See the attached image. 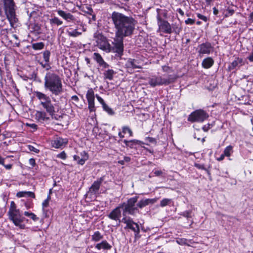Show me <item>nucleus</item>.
Returning <instances> with one entry per match:
<instances>
[{
  "instance_id": "aec40b11",
  "label": "nucleus",
  "mask_w": 253,
  "mask_h": 253,
  "mask_svg": "<svg viewBox=\"0 0 253 253\" xmlns=\"http://www.w3.org/2000/svg\"><path fill=\"white\" fill-rule=\"evenodd\" d=\"M57 12L59 16L68 22L72 21L75 20L74 16L70 13H67L60 9L57 10Z\"/></svg>"
},
{
  "instance_id": "13d9d810",
  "label": "nucleus",
  "mask_w": 253,
  "mask_h": 253,
  "mask_svg": "<svg viewBox=\"0 0 253 253\" xmlns=\"http://www.w3.org/2000/svg\"><path fill=\"white\" fill-rule=\"evenodd\" d=\"M71 99L76 102H78L79 101V98L77 95H73L71 97Z\"/></svg>"
},
{
  "instance_id": "c756f323",
  "label": "nucleus",
  "mask_w": 253,
  "mask_h": 253,
  "mask_svg": "<svg viewBox=\"0 0 253 253\" xmlns=\"http://www.w3.org/2000/svg\"><path fill=\"white\" fill-rule=\"evenodd\" d=\"M44 44L42 42L34 43L32 45V48L35 50H41L43 48Z\"/></svg>"
},
{
  "instance_id": "dca6fc26",
  "label": "nucleus",
  "mask_w": 253,
  "mask_h": 253,
  "mask_svg": "<svg viewBox=\"0 0 253 253\" xmlns=\"http://www.w3.org/2000/svg\"><path fill=\"white\" fill-rule=\"evenodd\" d=\"M68 143L66 138H62L59 137H55L51 141V146L55 148H62L65 146Z\"/></svg>"
},
{
  "instance_id": "37998d69",
  "label": "nucleus",
  "mask_w": 253,
  "mask_h": 253,
  "mask_svg": "<svg viewBox=\"0 0 253 253\" xmlns=\"http://www.w3.org/2000/svg\"><path fill=\"white\" fill-rule=\"evenodd\" d=\"M194 166L196 168H198V169L205 170L206 171H207L208 173H209V171L205 167L204 165L195 163Z\"/></svg>"
},
{
  "instance_id": "72a5a7b5",
  "label": "nucleus",
  "mask_w": 253,
  "mask_h": 253,
  "mask_svg": "<svg viewBox=\"0 0 253 253\" xmlns=\"http://www.w3.org/2000/svg\"><path fill=\"white\" fill-rule=\"evenodd\" d=\"M37 116L39 117V119H41L42 121H46L49 120V117L46 116V114L45 112H37Z\"/></svg>"
},
{
  "instance_id": "09e8293b",
  "label": "nucleus",
  "mask_w": 253,
  "mask_h": 253,
  "mask_svg": "<svg viewBox=\"0 0 253 253\" xmlns=\"http://www.w3.org/2000/svg\"><path fill=\"white\" fill-rule=\"evenodd\" d=\"M197 17L199 19L204 21L205 22H206L208 20V18H207V17L206 16H204V15H202V14H201L200 13H198L197 14Z\"/></svg>"
},
{
  "instance_id": "4be33fe9",
  "label": "nucleus",
  "mask_w": 253,
  "mask_h": 253,
  "mask_svg": "<svg viewBox=\"0 0 253 253\" xmlns=\"http://www.w3.org/2000/svg\"><path fill=\"white\" fill-rule=\"evenodd\" d=\"M214 64L213 59L210 57H208L204 59L202 63V67L205 69L211 68Z\"/></svg>"
},
{
  "instance_id": "7c9ffc66",
  "label": "nucleus",
  "mask_w": 253,
  "mask_h": 253,
  "mask_svg": "<svg viewBox=\"0 0 253 253\" xmlns=\"http://www.w3.org/2000/svg\"><path fill=\"white\" fill-rule=\"evenodd\" d=\"M147 205H148L146 199H142L139 201L138 203H136V206L137 207V209H142L143 208L146 207Z\"/></svg>"
},
{
  "instance_id": "f8f14e48",
  "label": "nucleus",
  "mask_w": 253,
  "mask_h": 253,
  "mask_svg": "<svg viewBox=\"0 0 253 253\" xmlns=\"http://www.w3.org/2000/svg\"><path fill=\"white\" fill-rule=\"evenodd\" d=\"M124 37H118L115 35L113 44L114 52L117 53L119 55H122L124 51Z\"/></svg>"
},
{
  "instance_id": "ea45409f",
  "label": "nucleus",
  "mask_w": 253,
  "mask_h": 253,
  "mask_svg": "<svg viewBox=\"0 0 253 253\" xmlns=\"http://www.w3.org/2000/svg\"><path fill=\"white\" fill-rule=\"evenodd\" d=\"M50 55V52L48 50H46L43 52V58L45 62H49Z\"/></svg>"
},
{
  "instance_id": "58836bf2",
  "label": "nucleus",
  "mask_w": 253,
  "mask_h": 253,
  "mask_svg": "<svg viewBox=\"0 0 253 253\" xmlns=\"http://www.w3.org/2000/svg\"><path fill=\"white\" fill-rule=\"evenodd\" d=\"M241 62V60L237 58L236 60L233 61L231 65L229 66L230 70H232L238 66V64Z\"/></svg>"
},
{
  "instance_id": "f3484780",
  "label": "nucleus",
  "mask_w": 253,
  "mask_h": 253,
  "mask_svg": "<svg viewBox=\"0 0 253 253\" xmlns=\"http://www.w3.org/2000/svg\"><path fill=\"white\" fill-rule=\"evenodd\" d=\"M126 66L128 72H132L135 69H141L142 67L138 60L129 58L126 63Z\"/></svg>"
},
{
  "instance_id": "473e14b6",
  "label": "nucleus",
  "mask_w": 253,
  "mask_h": 253,
  "mask_svg": "<svg viewBox=\"0 0 253 253\" xmlns=\"http://www.w3.org/2000/svg\"><path fill=\"white\" fill-rule=\"evenodd\" d=\"M24 214L25 216L30 217L35 221H37L39 219V218L36 216V215L33 212L25 211L24 212Z\"/></svg>"
},
{
  "instance_id": "9b49d317",
  "label": "nucleus",
  "mask_w": 253,
  "mask_h": 253,
  "mask_svg": "<svg viewBox=\"0 0 253 253\" xmlns=\"http://www.w3.org/2000/svg\"><path fill=\"white\" fill-rule=\"evenodd\" d=\"M8 213L9 219L13 221L15 225L21 229L25 228V225L22 224L23 218L21 216L19 210H14L12 211H8Z\"/></svg>"
},
{
  "instance_id": "680f3d73",
  "label": "nucleus",
  "mask_w": 253,
  "mask_h": 253,
  "mask_svg": "<svg viewBox=\"0 0 253 253\" xmlns=\"http://www.w3.org/2000/svg\"><path fill=\"white\" fill-rule=\"evenodd\" d=\"M28 126H29L32 128L37 129V125L35 124H27Z\"/></svg>"
},
{
  "instance_id": "3c124183",
  "label": "nucleus",
  "mask_w": 253,
  "mask_h": 253,
  "mask_svg": "<svg viewBox=\"0 0 253 253\" xmlns=\"http://www.w3.org/2000/svg\"><path fill=\"white\" fill-rule=\"evenodd\" d=\"M185 22L186 24L192 25L194 23L195 20L191 18H188L185 20Z\"/></svg>"
},
{
  "instance_id": "4d7b16f0",
  "label": "nucleus",
  "mask_w": 253,
  "mask_h": 253,
  "mask_svg": "<svg viewBox=\"0 0 253 253\" xmlns=\"http://www.w3.org/2000/svg\"><path fill=\"white\" fill-rule=\"evenodd\" d=\"M146 140L151 143H154L156 142V140L154 138L151 137H147L146 138Z\"/></svg>"
},
{
  "instance_id": "a211bd4d",
  "label": "nucleus",
  "mask_w": 253,
  "mask_h": 253,
  "mask_svg": "<svg viewBox=\"0 0 253 253\" xmlns=\"http://www.w3.org/2000/svg\"><path fill=\"white\" fill-rule=\"evenodd\" d=\"M93 58L100 66L104 68H106L109 67V65L104 61L101 55L98 53H94Z\"/></svg>"
},
{
  "instance_id": "f704fd0d",
  "label": "nucleus",
  "mask_w": 253,
  "mask_h": 253,
  "mask_svg": "<svg viewBox=\"0 0 253 253\" xmlns=\"http://www.w3.org/2000/svg\"><path fill=\"white\" fill-rule=\"evenodd\" d=\"M102 108L103 110L106 112L109 115H113L115 114V112L113 110V109L108 106L106 104L102 106Z\"/></svg>"
},
{
  "instance_id": "cd10ccee",
  "label": "nucleus",
  "mask_w": 253,
  "mask_h": 253,
  "mask_svg": "<svg viewBox=\"0 0 253 253\" xmlns=\"http://www.w3.org/2000/svg\"><path fill=\"white\" fill-rule=\"evenodd\" d=\"M114 74L115 72L112 69H108L104 73V78L105 79L112 80L113 79Z\"/></svg>"
},
{
  "instance_id": "7ed1b4c3",
  "label": "nucleus",
  "mask_w": 253,
  "mask_h": 253,
  "mask_svg": "<svg viewBox=\"0 0 253 253\" xmlns=\"http://www.w3.org/2000/svg\"><path fill=\"white\" fill-rule=\"evenodd\" d=\"M44 86L55 95H59L63 92L61 79L58 75L53 73L48 72L46 74Z\"/></svg>"
},
{
  "instance_id": "c9c22d12",
  "label": "nucleus",
  "mask_w": 253,
  "mask_h": 253,
  "mask_svg": "<svg viewBox=\"0 0 253 253\" xmlns=\"http://www.w3.org/2000/svg\"><path fill=\"white\" fill-rule=\"evenodd\" d=\"M50 23L51 24H56L58 26L61 25L62 24V21L60 20L58 17H54L53 18L50 19Z\"/></svg>"
},
{
  "instance_id": "a878e982",
  "label": "nucleus",
  "mask_w": 253,
  "mask_h": 253,
  "mask_svg": "<svg viewBox=\"0 0 253 253\" xmlns=\"http://www.w3.org/2000/svg\"><path fill=\"white\" fill-rule=\"evenodd\" d=\"M81 156H82V158L81 160H79L78 162V164L80 165H83L84 164L85 161L87 160L88 159V155L87 152L84 151L81 152Z\"/></svg>"
},
{
  "instance_id": "2f4dec72",
  "label": "nucleus",
  "mask_w": 253,
  "mask_h": 253,
  "mask_svg": "<svg viewBox=\"0 0 253 253\" xmlns=\"http://www.w3.org/2000/svg\"><path fill=\"white\" fill-rule=\"evenodd\" d=\"M233 152V147L231 145L228 146L226 147L223 152V154L224 156L226 157L230 156L231 153Z\"/></svg>"
},
{
  "instance_id": "a18cd8bd",
  "label": "nucleus",
  "mask_w": 253,
  "mask_h": 253,
  "mask_svg": "<svg viewBox=\"0 0 253 253\" xmlns=\"http://www.w3.org/2000/svg\"><path fill=\"white\" fill-rule=\"evenodd\" d=\"M28 149L30 151L34 152L36 153H39L40 150L32 145H28Z\"/></svg>"
},
{
  "instance_id": "9d476101",
  "label": "nucleus",
  "mask_w": 253,
  "mask_h": 253,
  "mask_svg": "<svg viewBox=\"0 0 253 253\" xmlns=\"http://www.w3.org/2000/svg\"><path fill=\"white\" fill-rule=\"evenodd\" d=\"M122 222L126 224V226L125 227V229H129L134 232L135 238L139 237V226L137 223L133 221L131 217L129 216H124L122 219Z\"/></svg>"
},
{
  "instance_id": "052dcab7",
  "label": "nucleus",
  "mask_w": 253,
  "mask_h": 253,
  "mask_svg": "<svg viewBox=\"0 0 253 253\" xmlns=\"http://www.w3.org/2000/svg\"><path fill=\"white\" fill-rule=\"evenodd\" d=\"M234 12V11L232 9H229L227 11V13L226 14V16H231Z\"/></svg>"
},
{
  "instance_id": "f257e3e1",
  "label": "nucleus",
  "mask_w": 253,
  "mask_h": 253,
  "mask_svg": "<svg viewBox=\"0 0 253 253\" xmlns=\"http://www.w3.org/2000/svg\"><path fill=\"white\" fill-rule=\"evenodd\" d=\"M114 26L116 36L130 37L135 30L136 21L131 17L116 11L112 12L111 17Z\"/></svg>"
},
{
  "instance_id": "bf43d9fd",
  "label": "nucleus",
  "mask_w": 253,
  "mask_h": 253,
  "mask_svg": "<svg viewBox=\"0 0 253 253\" xmlns=\"http://www.w3.org/2000/svg\"><path fill=\"white\" fill-rule=\"evenodd\" d=\"M162 70L164 72H169L170 70V68L167 66H164L162 67Z\"/></svg>"
},
{
  "instance_id": "49530a36",
  "label": "nucleus",
  "mask_w": 253,
  "mask_h": 253,
  "mask_svg": "<svg viewBox=\"0 0 253 253\" xmlns=\"http://www.w3.org/2000/svg\"><path fill=\"white\" fill-rule=\"evenodd\" d=\"M14 210H17L16 205L13 201H11L10 203V208L8 211H14Z\"/></svg>"
},
{
  "instance_id": "bb28decb",
  "label": "nucleus",
  "mask_w": 253,
  "mask_h": 253,
  "mask_svg": "<svg viewBox=\"0 0 253 253\" xmlns=\"http://www.w3.org/2000/svg\"><path fill=\"white\" fill-rule=\"evenodd\" d=\"M103 238V236L99 231H95L91 236L92 241L97 242Z\"/></svg>"
},
{
  "instance_id": "423d86ee",
  "label": "nucleus",
  "mask_w": 253,
  "mask_h": 253,
  "mask_svg": "<svg viewBox=\"0 0 253 253\" xmlns=\"http://www.w3.org/2000/svg\"><path fill=\"white\" fill-rule=\"evenodd\" d=\"M176 79V76L175 75H169L167 77L163 78L161 76H153L149 78V84L152 87L156 86L167 85L173 83Z\"/></svg>"
},
{
  "instance_id": "f03ea898",
  "label": "nucleus",
  "mask_w": 253,
  "mask_h": 253,
  "mask_svg": "<svg viewBox=\"0 0 253 253\" xmlns=\"http://www.w3.org/2000/svg\"><path fill=\"white\" fill-rule=\"evenodd\" d=\"M36 97L40 101V104L49 114L52 119L58 120L61 116L56 114L60 110L61 106L58 101H56L54 98H52L55 103H52L50 97L46 94L40 91L35 92Z\"/></svg>"
},
{
  "instance_id": "c03bdc74",
  "label": "nucleus",
  "mask_w": 253,
  "mask_h": 253,
  "mask_svg": "<svg viewBox=\"0 0 253 253\" xmlns=\"http://www.w3.org/2000/svg\"><path fill=\"white\" fill-rule=\"evenodd\" d=\"M40 64L43 68H45L46 70H48L51 68V67L49 64L48 62H45V63L41 62L40 63Z\"/></svg>"
},
{
  "instance_id": "c85d7f7f",
  "label": "nucleus",
  "mask_w": 253,
  "mask_h": 253,
  "mask_svg": "<svg viewBox=\"0 0 253 253\" xmlns=\"http://www.w3.org/2000/svg\"><path fill=\"white\" fill-rule=\"evenodd\" d=\"M172 203V199L164 198L161 201L160 205L161 207H164L166 206L170 205Z\"/></svg>"
},
{
  "instance_id": "e433bc0d",
  "label": "nucleus",
  "mask_w": 253,
  "mask_h": 253,
  "mask_svg": "<svg viewBox=\"0 0 253 253\" xmlns=\"http://www.w3.org/2000/svg\"><path fill=\"white\" fill-rule=\"evenodd\" d=\"M122 132L124 134L128 132L129 136H132L133 134V132L131 129L127 126H124L122 127Z\"/></svg>"
},
{
  "instance_id": "79ce46f5",
  "label": "nucleus",
  "mask_w": 253,
  "mask_h": 253,
  "mask_svg": "<svg viewBox=\"0 0 253 253\" xmlns=\"http://www.w3.org/2000/svg\"><path fill=\"white\" fill-rule=\"evenodd\" d=\"M191 213H192L191 210L186 211H184L181 212L180 214V215H181L185 217H186L187 218H189L191 217Z\"/></svg>"
},
{
  "instance_id": "0e129e2a",
  "label": "nucleus",
  "mask_w": 253,
  "mask_h": 253,
  "mask_svg": "<svg viewBox=\"0 0 253 253\" xmlns=\"http://www.w3.org/2000/svg\"><path fill=\"white\" fill-rule=\"evenodd\" d=\"M177 11L182 16H183L184 14V11L181 8H178Z\"/></svg>"
},
{
  "instance_id": "69168bd1",
  "label": "nucleus",
  "mask_w": 253,
  "mask_h": 253,
  "mask_svg": "<svg viewBox=\"0 0 253 253\" xmlns=\"http://www.w3.org/2000/svg\"><path fill=\"white\" fill-rule=\"evenodd\" d=\"M73 159H74V160L76 161L77 162H78V161L79 160H81V159L80 158V157L77 155H74L73 157Z\"/></svg>"
},
{
  "instance_id": "20e7f679",
  "label": "nucleus",
  "mask_w": 253,
  "mask_h": 253,
  "mask_svg": "<svg viewBox=\"0 0 253 253\" xmlns=\"http://www.w3.org/2000/svg\"><path fill=\"white\" fill-rule=\"evenodd\" d=\"M3 4L4 10L11 27H14V25L18 22L16 16V5L14 0H0Z\"/></svg>"
},
{
  "instance_id": "338daca9",
  "label": "nucleus",
  "mask_w": 253,
  "mask_h": 253,
  "mask_svg": "<svg viewBox=\"0 0 253 253\" xmlns=\"http://www.w3.org/2000/svg\"><path fill=\"white\" fill-rule=\"evenodd\" d=\"M124 160L125 163L128 162L130 161V158L129 157H125L124 158Z\"/></svg>"
},
{
  "instance_id": "a19ab883",
  "label": "nucleus",
  "mask_w": 253,
  "mask_h": 253,
  "mask_svg": "<svg viewBox=\"0 0 253 253\" xmlns=\"http://www.w3.org/2000/svg\"><path fill=\"white\" fill-rule=\"evenodd\" d=\"M176 242L180 245H185L187 244V240L185 238H177Z\"/></svg>"
},
{
  "instance_id": "774afa93",
  "label": "nucleus",
  "mask_w": 253,
  "mask_h": 253,
  "mask_svg": "<svg viewBox=\"0 0 253 253\" xmlns=\"http://www.w3.org/2000/svg\"><path fill=\"white\" fill-rule=\"evenodd\" d=\"M250 20L253 22V11L249 15Z\"/></svg>"
},
{
  "instance_id": "5fc2aeb1",
  "label": "nucleus",
  "mask_w": 253,
  "mask_h": 253,
  "mask_svg": "<svg viewBox=\"0 0 253 253\" xmlns=\"http://www.w3.org/2000/svg\"><path fill=\"white\" fill-rule=\"evenodd\" d=\"M29 163L33 167H34L36 165L35 160L33 158H31V159H29Z\"/></svg>"
},
{
  "instance_id": "603ef678",
  "label": "nucleus",
  "mask_w": 253,
  "mask_h": 253,
  "mask_svg": "<svg viewBox=\"0 0 253 253\" xmlns=\"http://www.w3.org/2000/svg\"><path fill=\"white\" fill-rule=\"evenodd\" d=\"M154 173L155 175L156 176H159L163 174V171L161 170H156Z\"/></svg>"
},
{
  "instance_id": "864d4df0",
  "label": "nucleus",
  "mask_w": 253,
  "mask_h": 253,
  "mask_svg": "<svg viewBox=\"0 0 253 253\" xmlns=\"http://www.w3.org/2000/svg\"><path fill=\"white\" fill-rule=\"evenodd\" d=\"M148 205L149 204H154L157 201V199H146Z\"/></svg>"
},
{
  "instance_id": "8fccbe9b",
  "label": "nucleus",
  "mask_w": 253,
  "mask_h": 253,
  "mask_svg": "<svg viewBox=\"0 0 253 253\" xmlns=\"http://www.w3.org/2000/svg\"><path fill=\"white\" fill-rule=\"evenodd\" d=\"M211 128V125L208 124L202 127L203 130L204 131H208Z\"/></svg>"
},
{
  "instance_id": "39448f33",
  "label": "nucleus",
  "mask_w": 253,
  "mask_h": 253,
  "mask_svg": "<svg viewBox=\"0 0 253 253\" xmlns=\"http://www.w3.org/2000/svg\"><path fill=\"white\" fill-rule=\"evenodd\" d=\"M138 199V196H135L128 199L126 202L120 204L122 208L123 215L124 216H126V214L127 213L134 215L136 213L139 212L138 209H137L136 206Z\"/></svg>"
},
{
  "instance_id": "393cba45",
  "label": "nucleus",
  "mask_w": 253,
  "mask_h": 253,
  "mask_svg": "<svg viewBox=\"0 0 253 253\" xmlns=\"http://www.w3.org/2000/svg\"><path fill=\"white\" fill-rule=\"evenodd\" d=\"M67 32L68 36L72 37H77L81 35L82 34V32L79 31L78 29H73L70 28Z\"/></svg>"
},
{
  "instance_id": "b1692460",
  "label": "nucleus",
  "mask_w": 253,
  "mask_h": 253,
  "mask_svg": "<svg viewBox=\"0 0 253 253\" xmlns=\"http://www.w3.org/2000/svg\"><path fill=\"white\" fill-rule=\"evenodd\" d=\"M16 196L18 198L21 197H31L35 198V195L34 192L30 191H20L17 193Z\"/></svg>"
},
{
  "instance_id": "4468645a",
  "label": "nucleus",
  "mask_w": 253,
  "mask_h": 253,
  "mask_svg": "<svg viewBox=\"0 0 253 253\" xmlns=\"http://www.w3.org/2000/svg\"><path fill=\"white\" fill-rule=\"evenodd\" d=\"M97 45L99 48L106 52L110 51V45L106 38L102 35H98L96 40Z\"/></svg>"
},
{
  "instance_id": "2eb2a0df",
  "label": "nucleus",
  "mask_w": 253,
  "mask_h": 253,
  "mask_svg": "<svg viewBox=\"0 0 253 253\" xmlns=\"http://www.w3.org/2000/svg\"><path fill=\"white\" fill-rule=\"evenodd\" d=\"M197 49L200 54H209L212 52L213 47L211 43L206 42L199 45Z\"/></svg>"
},
{
  "instance_id": "1a4fd4ad",
  "label": "nucleus",
  "mask_w": 253,
  "mask_h": 253,
  "mask_svg": "<svg viewBox=\"0 0 253 253\" xmlns=\"http://www.w3.org/2000/svg\"><path fill=\"white\" fill-rule=\"evenodd\" d=\"M161 10L157 9V20L158 25L159 26V31L166 34H170L172 33V28L170 24L166 20L162 18L160 12Z\"/></svg>"
},
{
  "instance_id": "4c0bfd02",
  "label": "nucleus",
  "mask_w": 253,
  "mask_h": 253,
  "mask_svg": "<svg viewBox=\"0 0 253 253\" xmlns=\"http://www.w3.org/2000/svg\"><path fill=\"white\" fill-rule=\"evenodd\" d=\"M5 158H2L0 156V165H2L6 169H10L12 168V165L11 164H8V165H5L4 164Z\"/></svg>"
},
{
  "instance_id": "6e6d98bb",
  "label": "nucleus",
  "mask_w": 253,
  "mask_h": 253,
  "mask_svg": "<svg viewBox=\"0 0 253 253\" xmlns=\"http://www.w3.org/2000/svg\"><path fill=\"white\" fill-rule=\"evenodd\" d=\"M49 202L46 200H44L42 203V208H44L48 207L49 205Z\"/></svg>"
},
{
  "instance_id": "de8ad7c7",
  "label": "nucleus",
  "mask_w": 253,
  "mask_h": 253,
  "mask_svg": "<svg viewBox=\"0 0 253 253\" xmlns=\"http://www.w3.org/2000/svg\"><path fill=\"white\" fill-rule=\"evenodd\" d=\"M57 157L61 159L65 160L66 158V153L64 151H63L57 155Z\"/></svg>"
},
{
  "instance_id": "e2e57ef3",
  "label": "nucleus",
  "mask_w": 253,
  "mask_h": 253,
  "mask_svg": "<svg viewBox=\"0 0 253 253\" xmlns=\"http://www.w3.org/2000/svg\"><path fill=\"white\" fill-rule=\"evenodd\" d=\"M225 157H226V156H224V154H222L219 158H217L216 160L218 161H222Z\"/></svg>"
},
{
  "instance_id": "0eeeda50",
  "label": "nucleus",
  "mask_w": 253,
  "mask_h": 253,
  "mask_svg": "<svg viewBox=\"0 0 253 253\" xmlns=\"http://www.w3.org/2000/svg\"><path fill=\"white\" fill-rule=\"evenodd\" d=\"M95 96L96 97L98 101L102 105V107L106 104L104 100L102 97H101L98 94H96L95 95L93 89L92 88H89L87 91L86 94V98L88 102V108L90 112H95L96 110L94 103Z\"/></svg>"
},
{
  "instance_id": "6e6552de",
  "label": "nucleus",
  "mask_w": 253,
  "mask_h": 253,
  "mask_svg": "<svg viewBox=\"0 0 253 253\" xmlns=\"http://www.w3.org/2000/svg\"><path fill=\"white\" fill-rule=\"evenodd\" d=\"M209 117L208 114L202 109L196 110L192 112L188 116L187 120L189 122H203Z\"/></svg>"
},
{
  "instance_id": "ddd939ff",
  "label": "nucleus",
  "mask_w": 253,
  "mask_h": 253,
  "mask_svg": "<svg viewBox=\"0 0 253 253\" xmlns=\"http://www.w3.org/2000/svg\"><path fill=\"white\" fill-rule=\"evenodd\" d=\"M122 208L120 204L113 209L108 215V217L113 220L119 222V224L122 222L121 218L122 216Z\"/></svg>"
},
{
  "instance_id": "6ab92c4d",
  "label": "nucleus",
  "mask_w": 253,
  "mask_h": 253,
  "mask_svg": "<svg viewBox=\"0 0 253 253\" xmlns=\"http://www.w3.org/2000/svg\"><path fill=\"white\" fill-rule=\"evenodd\" d=\"M103 180V178L101 177L95 181L89 189L90 192L92 193L96 194L99 190Z\"/></svg>"
},
{
  "instance_id": "412c9836",
  "label": "nucleus",
  "mask_w": 253,
  "mask_h": 253,
  "mask_svg": "<svg viewBox=\"0 0 253 253\" xmlns=\"http://www.w3.org/2000/svg\"><path fill=\"white\" fill-rule=\"evenodd\" d=\"M95 248L97 250H100L101 249L103 250H110L112 248V246L109 244L107 241L103 240L101 242L96 244Z\"/></svg>"
},
{
  "instance_id": "5701e85b",
  "label": "nucleus",
  "mask_w": 253,
  "mask_h": 253,
  "mask_svg": "<svg viewBox=\"0 0 253 253\" xmlns=\"http://www.w3.org/2000/svg\"><path fill=\"white\" fill-rule=\"evenodd\" d=\"M123 142L125 144L126 147L133 148L135 145L139 144L141 141L138 140L133 139L131 140H124Z\"/></svg>"
}]
</instances>
